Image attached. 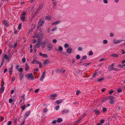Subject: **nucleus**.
<instances>
[{"instance_id":"4","label":"nucleus","mask_w":125,"mask_h":125,"mask_svg":"<svg viewBox=\"0 0 125 125\" xmlns=\"http://www.w3.org/2000/svg\"><path fill=\"white\" fill-rule=\"evenodd\" d=\"M122 41H125V40H119L117 41H116L115 40H114V44H118V43L120 42H121Z\"/></svg>"},{"instance_id":"34","label":"nucleus","mask_w":125,"mask_h":125,"mask_svg":"<svg viewBox=\"0 0 125 125\" xmlns=\"http://www.w3.org/2000/svg\"><path fill=\"white\" fill-rule=\"evenodd\" d=\"M80 120H81L79 118L74 123V124L75 125L77 124Z\"/></svg>"},{"instance_id":"52","label":"nucleus","mask_w":125,"mask_h":125,"mask_svg":"<svg viewBox=\"0 0 125 125\" xmlns=\"http://www.w3.org/2000/svg\"><path fill=\"white\" fill-rule=\"evenodd\" d=\"M47 108H45L43 109V111L45 113L47 112Z\"/></svg>"},{"instance_id":"10","label":"nucleus","mask_w":125,"mask_h":125,"mask_svg":"<svg viewBox=\"0 0 125 125\" xmlns=\"http://www.w3.org/2000/svg\"><path fill=\"white\" fill-rule=\"evenodd\" d=\"M31 113V111L29 110L28 111H27L25 113V114L24 115V116H26V118L27 117L30 115Z\"/></svg>"},{"instance_id":"29","label":"nucleus","mask_w":125,"mask_h":125,"mask_svg":"<svg viewBox=\"0 0 125 125\" xmlns=\"http://www.w3.org/2000/svg\"><path fill=\"white\" fill-rule=\"evenodd\" d=\"M86 115V114H83L82 115V116H81V117H80L79 119L80 120H81L82 119V118L84 117V116H85Z\"/></svg>"},{"instance_id":"27","label":"nucleus","mask_w":125,"mask_h":125,"mask_svg":"<svg viewBox=\"0 0 125 125\" xmlns=\"http://www.w3.org/2000/svg\"><path fill=\"white\" fill-rule=\"evenodd\" d=\"M43 6V4H42L39 6L38 8V10H40L42 8Z\"/></svg>"},{"instance_id":"63","label":"nucleus","mask_w":125,"mask_h":125,"mask_svg":"<svg viewBox=\"0 0 125 125\" xmlns=\"http://www.w3.org/2000/svg\"><path fill=\"white\" fill-rule=\"evenodd\" d=\"M13 99H10L9 100V103H11L13 102Z\"/></svg>"},{"instance_id":"6","label":"nucleus","mask_w":125,"mask_h":125,"mask_svg":"<svg viewBox=\"0 0 125 125\" xmlns=\"http://www.w3.org/2000/svg\"><path fill=\"white\" fill-rule=\"evenodd\" d=\"M4 89V87L3 84H2L0 89V93H2L3 92Z\"/></svg>"},{"instance_id":"8","label":"nucleus","mask_w":125,"mask_h":125,"mask_svg":"<svg viewBox=\"0 0 125 125\" xmlns=\"http://www.w3.org/2000/svg\"><path fill=\"white\" fill-rule=\"evenodd\" d=\"M57 95L56 94H52L51 95V98L52 100H54L56 97Z\"/></svg>"},{"instance_id":"61","label":"nucleus","mask_w":125,"mask_h":125,"mask_svg":"<svg viewBox=\"0 0 125 125\" xmlns=\"http://www.w3.org/2000/svg\"><path fill=\"white\" fill-rule=\"evenodd\" d=\"M57 41L55 39H54L53 40L52 42L54 43H55L57 42Z\"/></svg>"},{"instance_id":"32","label":"nucleus","mask_w":125,"mask_h":125,"mask_svg":"<svg viewBox=\"0 0 125 125\" xmlns=\"http://www.w3.org/2000/svg\"><path fill=\"white\" fill-rule=\"evenodd\" d=\"M103 112H104L107 111V109L105 107H103L102 109Z\"/></svg>"},{"instance_id":"20","label":"nucleus","mask_w":125,"mask_h":125,"mask_svg":"<svg viewBox=\"0 0 125 125\" xmlns=\"http://www.w3.org/2000/svg\"><path fill=\"white\" fill-rule=\"evenodd\" d=\"M94 111L96 113V115H97L99 114L100 113V111H97L96 110H94Z\"/></svg>"},{"instance_id":"37","label":"nucleus","mask_w":125,"mask_h":125,"mask_svg":"<svg viewBox=\"0 0 125 125\" xmlns=\"http://www.w3.org/2000/svg\"><path fill=\"white\" fill-rule=\"evenodd\" d=\"M108 98L107 97H105L104 99L102 100V102H104L106 100H107L108 99Z\"/></svg>"},{"instance_id":"16","label":"nucleus","mask_w":125,"mask_h":125,"mask_svg":"<svg viewBox=\"0 0 125 125\" xmlns=\"http://www.w3.org/2000/svg\"><path fill=\"white\" fill-rule=\"evenodd\" d=\"M4 58L3 57L2 58V59L1 61L0 65V67H1L3 65V64L4 63Z\"/></svg>"},{"instance_id":"18","label":"nucleus","mask_w":125,"mask_h":125,"mask_svg":"<svg viewBox=\"0 0 125 125\" xmlns=\"http://www.w3.org/2000/svg\"><path fill=\"white\" fill-rule=\"evenodd\" d=\"M60 22V21H55L53 22L52 24V25L57 24H59Z\"/></svg>"},{"instance_id":"13","label":"nucleus","mask_w":125,"mask_h":125,"mask_svg":"<svg viewBox=\"0 0 125 125\" xmlns=\"http://www.w3.org/2000/svg\"><path fill=\"white\" fill-rule=\"evenodd\" d=\"M40 43L37 42V44L35 45L34 46L35 48H38L40 47Z\"/></svg>"},{"instance_id":"55","label":"nucleus","mask_w":125,"mask_h":125,"mask_svg":"<svg viewBox=\"0 0 125 125\" xmlns=\"http://www.w3.org/2000/svg\"><path fill=\"white\" fill-rule=\"evenodd\" d=\"M69 45L68 43H65L64 45V47L65 48H67L68 47Z\"/></svg>"},{"instance_id":"11","label":"nucleus","mask_w":125,"mask_h":125,"mask_svg":"<svg viewBox=\"0 0 125 125\" xmlns=\"http://www.w3.org/2000/svg\"><path fill=\"white\" fill-rule=\"evenodd\" d=\"M62 99L60 100H57L56 101L55 103L57 104H58L62 102Z\"/></svg>"},{"instance_id":"49","label":"nucleus","mask_w":125,"mask_h":125,"mask_svg":"<svg viewBox=\"0 0 125 125\" xmlns=\"http://www.w3.org/2000/svg\"><path fill=\"white\" fill-rule=\"evenodd\" d=\"M110 101H111L113 100L114 99V97H113V96H110Z\"/></svg>"},{"instance_id":"31","label":"nucleus","mask_w":125,"mask_h":125,"mask_svg":"<svg viewBox=\"0 0 125 125\" xmlns=\"http://www.w3.org/2000/svg\"><path fill=\"white\" fill-rule=\"evenodd\" d=\"M21 109L22 110H24L25 108V105H24L21 107Z\"/></svg>"},{"instance_id":"30","label":"nucleus","mask_w":125,"mask_h":125,"mask_svg":"<svg viewBox=\"0 0 125 125\" xmlns=\"http://www.w3.org/2000/svg\"><path fill=\"white\" fill-rule=\"evenodd\" d=\"M117 67L118 68L120 67L121 68H123L124 67V66H123V64L122 65H120V64L118 65L117 66Z\"/></svg>"},{"instance_id":"3","label":"nucleus","mask_w":125,"mask_h":125,"mask_svg":"<svg viewBox=\"0 0 125 125\" xmlns=\"http://www.w3.org/2000/svg\"><path fill=\"white\" fill-rule=\"evenodd\" d=\"M50 62L49 60L48 59H47L46 60H44L43 62V64L44 65V66H45L46 65H48L49 64Z\"/></svg>"},{"instance_id":"38","label":"nucleus","mask_w":125,"mask_h":125,"mask_svg":"<svg viewBox=\"0 0 125 125\" xmlns=\"http://www.w3.org/2000/svg\"><path fill=\"white\" fill-rule=\"evenodd\" d=\"M108 42V41L107 40H105L103 41V43L104 44H106Z\"/></svg>"},{"instance_id":"17","label":"nucleus","mask_w":125,"mask_h":125,"mask_svg":"<svg viewBox=\"0 0 125 125\" xmlns=\"http://www.w3.org/2000/svg\"><path fill=\"white\" fill-rule=\"evenodd\" d=\"M62 121V118H58L57 120V122L58 123H61Z\"/></svg>"},{"instance_id":"41","label":"nucleus","mask_w":125,"mask_h":125,"mask_svg":"<svg viewBox=\"0 0 125 125\" xmlns=\"http://www.w3.org/2000/svg\"><path fill=\"white\" fill-rule=\"evenodd\" d=\"M22 61L24 63L26 61L25 58L24 57L22 59Z\"/></svg>"},{"instance_id":"42","label":"nucleus","mask_w":125,"mask_h":125,"mask_svg":"<svg viewBox=\"0 0 125 125\" xmlns=\"http://www.w3.org/2000/svg\"><path fill=\"white\" fill-rule=\"evenodd\" d=\"M104 79V78H100L98 79L97 80V81L98 82H100L101 81H102Z\"/></svg>"},{"instance_id":"5","label":"nucleus","mask_w":125,"mask_h":125,"mask_svg":"<svg viewBox=\"0 0 125 125\" xmlns=\"http://www.w3.org/2000/svg\"><path fill=\"white\" fill-rule=\"evenodd\" d=\"M72 49L71 47H68L66 50V51L68 53H71L72 51Z\"/></svg>"},{"instance_id":"36","label":"nucleus","mask_w":125,"mask_h":125,"mask_svg":"<svg viewBox=\"0 0 125 125\" xmlns=\"http://www.w3.org/2000/svg\"><path fill=\"white\" fill-rule=\"evenodd\" d=\"M114 92V91L111 90L110 91H109V93L111 95Z\"/></svg>"},{"instance_id":"53","label":"nucleus","mask_w":125,"mask_h":125,"mask_svg":"<svg viewBox=\"0 0 125 125\" xmlns=\"http://www.w3.org/2000/svg\"><path fill=\"white\" fill-rule=\"evenodd\" d=\"M58 49L60 51H62L63 50L62 47L61 46H60L58 47Z\"/></svg>"},{"instance_id":"35","label":"nucleus","mask_w":125,"mask_h":125,"mask_svg":"<svg viewBox=\"0 0 125 125\" xmlns=\"http://www.w3.org/2000/svg\"><path fill=\"white\" fill-rule=\"evenodd\" d=\"M23 70V68H21L18 69V71L19 72H22Z\"/></svg>"},{"instance_id":"45","label":"nucleus","mask_w":125,"mask_h":125,"mask_svg":"<svg viewBox=\"0 0 125 125\" xmlns=\"http://www.w3.org/2000/svg\"><path fill=\"white\" fill-rule=\"evenodd\" d=\"M21 28V24H20L18 26V29L19 30Z\"/></svg>"},{"instance_id":"43","label":"nucleus","mask_w":125,"mask_h":125,"mask_svg":"<svg viewBox=\"0 0 125 125\" xmlns=\"http://www.w3.org/2000/svg\"><path fill=\"white\" fill-rule=\"evenodd\" d=\"M42 57L45 58H47L48 57V55L46 54H43Z\"/></svg>"},{"instance_id":"21","label":"nucleus","mask_w":125,"mask_h":125,"mask_svg":"<svg viewBox=\"0 0 125 125\" xmlns=\"http://www.w3.org/2000/svg\"><path fill=\"white\" fill-rule=\"evenodd\" d=\"M23 73H21L20 74L19 79L20 80H21L22 79L23 77Z\"/></svg>"},{"instance_id":"23","label":"nucleus","mask_w":125,"mask_h":125,"mask_svg":"<svg viewBox=\"0 0 125 125\" xmlns=\"http://www.w3.org/2000/svg\"><path fill=\"white\" fill-rule=\"evenodd\" d=\"M34 29V28L33 27L31 28V29L28 32V35H29L30 33Z\"/></svg>"},{"instance_id":"60","label":"nucleus","mask_w":125,"mask_h":125,"mask_svg":"<svg viewBox=\"0 0 125 125\" xmlns=\"http://www.w3.org/2000/svg\"><path fill=\"white\" fill-rule=\"evenodd\" d=\"M78 50L79 51H82L83 50V48L81 47H79L78 48Z\"/></svg>"},{"instance_id":"24","label":"nucleus","mask_w":125,"mask_h":125,"mask_svg":"<svg viewBox=\"0 0 125 125\" xmlns=\"http://www.w3.org/2000/svg\"><path fill=\"white\" fill-rule=\"evenodd\" d=\"M111 55L112 56L115 57H118V55L117 54H116L115 53L112 54Z\"/></svg>"},{"instance_id":"7","label":"nucleus","mask_w":125,"mask_h":125,"mask_svg":"<svg viewBox=\"0 0 125 125\" xmlns=\"http://www.w3.org/2000/svg\"><path fill=\"white\" fill-rule=\"evenodd\" d=\"M69 110L68 109H64L62 111V114H64L65 113H67L69 112Z\"/></svg>"},{"instance_id":"22","label":"nucleus","mask_w":125,"mask_h":125,"mask_svg":"<svg viewBox=\"0 0 125 125\" xmlns=\"http://www.w3.org/2000/svg\"><path fill=\"white\" fill-rule=\"evenodd\" d=\"M4 58L7 60H8L10 59V58L8 57L7 54H5L4 55Z\"/></svg>"},{"instance_id":"44","label":"nucleus","mask_w":125,"mask_h":125,"mask_svg":"<svg viewBox=\"0 0 125 125\" xmlns=\"http://www.w3.org/2000/svg\"><path fill=\"white\" fill-rule=\"evenodd\" d=\"M115 102V101L114 100L111 101H110L109 103L111 104H113Z\"/></svg>"},{"instance_id":"19","label":"nucleus","mask_w":125,"mask_h":125,"mask_svg":"<svg viewBox=\"0 0 125 125\" xmlns=\"http://www.w3.org/2000/svg\"><path fill=\"white\" fill-rule=\"evenodd\" d=\"M41 44L42 48H44L45 47L46 44L43 42H41Z\"/></svg>"},{"instance_id":"59","label":"nucleus","mask_w":125,"mask_h":125,"mask_svg":"<svg viewBox=\"0 0 125 125\" xmlns=\"http://www.w3.org/2000/svg\"><path fill=\"white\" fill-rule=\"evenodd\" d=\"M11 121H9L7 123V125H11Z\"/></svg>"},{"instance_id":"2","label":"nucleus","mask_w":125,"mask_h":125,"mask_svg":"<svg viewBox=\"0 0 125 125\" xmlns=\"http://www.w3.org/2000/svg\"><path fill=\"white\" fill-rule=\"evenodd\" d=\"M44 19L42 18L39 20L38 23L40 26H42L44 24Z\"/></svg>"},{"instance_id":"39","label":"nucleus","mask_w":125,"mask_h":125,"mask_svg":"<svg viewBox=\"0 0 125 125\" xmlns=\"http://www.w3.org/2000/svg\"><path fill=\"white\" fill-rule=\"evenodd\" d=\"M76 58L77 59H79L80 58V56L79 55H76Z\"/></svg>"},{"instance_id":"56","label":"nucleus","mask_w":125,"mask_h":125,"mask_svg":"<svg viewBox=\"0 0 125 125\" xmlns=\"http://www.w3.org/2000/svg\"><path fill=\"white\" fill-rule=\"evenodd\" d=\"M38 64H39V67L40 68H42V63L41 62H39Z\"/></svg>"},{"instance_id":"46","label":"nucleus","mask_w":125,"mask_h":125,"mask_svg":"<svg viewBox=\"0 0 125 125\" xmlns=\"http://www.w3.org/2000/svg\"><path fill=\"white\" fill-rule=\"evenodd\" d=\"M93 53L92 51H90L89 52V55H92L93 54Z\"/></svg>"},{"instance_id":"15","label":"nucleus","mask_w":125,"mask_h":125,"mask_svg":"<svg viewBox=\"0 0 125 125\" xmlns=\"http://www.w3.org/2000/svg\"><path fill=\"white\" fill-rule=\"evenodd\" d=\"M39 62H40L38 61H36L35 60H34L32 62V64H34L35 63L36 64H38L39 63Z\"/></svg>"},{"instance_id":"54","label":"nucleus","mask_w":125,"mask_h":125,"mask_svg":"<svg viewBox=\"0 0 125 125\" xmlns=\"http://www.w3.org/2000/svg\"><path fill=\"white\" fill-rule=\"evenodd\" d=\"M104 120L103 119L102 120H101L100 121V123L102 125L104 123Z\"/></svg>"},{"instance_id":"40","label":"nucleus","mask_w":125,"mask_h":125,"mask_svg":"<svg viewBox=\"0 0 125 125\" xmlns=\"http://www.w3.org/2000/svg\"><path fill=\"white\" fill-rule=\"evenodd\" d=\"M87 59V56L86 55H85L83 56L82 59L83 60H84Z\"/></svg>"},{"instance_id":"62","label":"nucleus","mask_w":125,"mask_h":125,"mask_svg":"<svg viewBox=\"0 0 125 125\" xmlns=\"http://www.w3.org/2000/svg\"><path fill=\"white\" fill-rule=\"evenodd\" d=\"M41 39L40 38H39L37 39V42L39 43H40V42L41 41Z\"/></svg>"},{"instance_id":"9","label":"nucleus","mask_w":125,"mask_h":125,"mask_svg":"<svg viewBox=\"0 0 125 125\" xmlns=\"http://www.w3.org/2000/svg\"><path fill=\"white\" fill-rule=\"evenodd\" d=\"M46 46L49 49H52V45L51 43L48 44H47Z\"/></svg>"},{"instance_id":"1","label":"nucleus","mask_w":125,"mask_h":125,"mask_svg":"<svg viewBox=\"0 0 125 125\" xmlns=\"http://www.w3.org/2000/svg\"><path fill=\"white\" fill-rule=\"evenodd\" d=\"M25 76L28 78H30L31 80H34V77L32 73H27Z\"/></svg>"},{"instance_id":"12","label":"nucleus","mask_w":125,"mask_h":125,"mask_svg":"<svg viewBox=\"0 0 125 125\" xmlns=\"http://www.w3.org/2000/svg\"><path fill=\"white\" fill-rule=\"evenodd\" d=\"M29 66L28 64L27 63H26L25 64V70L26 71H27L29 69Z\"/></svg>"},{"instance_id":"33","label":"nucleus","mask_w":125,"mask_h":125,"mask_svg":"<svg viewBox=\"0 0 125 125\" xmlns=\"http://www.w3.org/2000/svg\"><path fill=\"white\" fill-rule=\"evenodd\" d=\"M91 63V62H89L88 63H85L83 64V66H87L89 65Z\"/></svg>"},{"instance_id":"25","label":"nucleus","mask_w":125,"mask_h":125,"mask_svg":"<svg viewBox=\"0 0 125 125\" xmlns=\"http://www.w3.org/2000/svg\"><path fill=\"white\" fill-rule=\"evenodd\" d=\"M25 17L23 16L21 18V19L22 21H24L25 20Z\"/></svg>"},{"instance_id":"14","label":"nucleus","mask_w":125,"mask_h":125,"mask_svg":"<svg viewBox=\"0 0 125 125\" xmlns=\"http://www.w3.org/2000/svg\"><path fill=\"white\" fill-rule=\"evenodd\" d=\"M3 23L4 25H5V26H9V25L8 24V23L7 21L6 20H4V21L3 22Z\"/></svg>"},{"instance_id":"64","label":"nucleus","mask_w":125,"mask_h":125,"mask_svg":"<svg viewBox=\"0 0 125 125\" xmlns=\"http://www.w3.org/2000/svg\"><path fill=\"white\" fill-rule=\"evenodd\" d=\"M39 90L40 89H36L35 90V92L36 93H37L38 92Z\"/></svg>"},{"instance_id":"57","label":"nucleus","mask_w":125,"mask_h":125,"mask_svg":"<svg viewBox=\"0 0 125 125\" xmlns=\"http://www.w3.org/2000/svg\"><path fill=\"white\" fill-rule=\"evenodd\" d=\"M80 93V91L79 90H77L76 92V95H78Z\"/></svg>"},{"instance_id":"58","label":"nucleus","mask_w":125,"mask_h":125,"mask_svg":"<svg viewBox=\"0 0 125 125\" xmlns=\"http://www.w3.org/2000/svg\"><path fill=\"white\" fill-rule=\"evenodd\" d=\"M34 37H35L36 38H39L40 36L39 34H38L36 35L35 36H34Z\"/></svg>"},{"instance_id":"48","label":"nucleus","mask_w":125,"mask_h":125,"mask_svg":"<svg viewBox=\"0 0 125 125\" xmlns=\"http://www.w3.org/2000/svg\"><path fill=\"white\" fill-rule=\"evenodd\" d=\"M45 18V20H49L50 19V17L47 16H46Z\"/></svg>"},{"instance_id":"47","label":"nucleus","mask_w":125,"mask_h":125,"mask_svg":"<svg viewBox=\"0 0 125 125\" xmlns=\"http://www.w3.org/2000/svg\"><path fill=\"white\" fill-rule=\"evenodd\" d=\"M25 119H24V120L21 123L20 125H24L25 123Z\"/></svg>"},{"instance_id":"28","label":"nucleus","mask_w":125,"mask_h":125,"mask_svg":"<svg viewBox=\"0 0 125 125\" xmlns=\"http://www.w3.org/2000/svg\"><path fill=\"white\" fill-rule=\"evenodd\" d=\"M17 121V119L15 118L13 120V122L14 124V125H16V123Z\"/></svg>"},{"instance_id":"51","label":"nucleus","mask_w":125,"mask_h":125,"mask_svg":"<svg viewBox=\"0 0 125 125\" xmlns=\"http://www.w3.org/2000/svg\"><path fill=\"white\" fill-rule=\"evenodd\" d=\"M12 70L11 69H10V70H9V74L10 75H12Z\"/></svg>"},{"instance_id":"50","label":"nucleus","mask_w":125,"mask_h":125,"mask_svg":"<svg viewBox=\"0 0 125 125\" xmlns=\"http://www.w3.org/2000/svg\"><path fill=\"white\" fill-rule=\"evenodd\" d=\"M110 36L111 37H113L114 36V34L112 33H111L110 34Z\"/></svg>"},{"instance_id":"26","label":"nucleus","mask_w":125,"mask_h":125,"mask_svg":"<svg viewBox=\"0 0 125 125\" xmlns=\"http://www.w3.org/2000/svg\"><path fill=\"white\" fill-rule=\"evenodd\" d=\"M44 78L45 76H44V75H42L40 78V80L41 81H42Z\"/></svg>"}]
</instances>
